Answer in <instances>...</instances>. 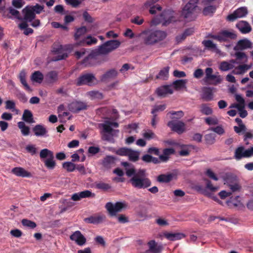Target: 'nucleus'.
<instances>
[{
  "label": "nucleus",
  "instance_id": "nucleus-17",
  "mask_svg": "<svg viewBox=\"0 0 253 253\" xmlns=\"http://www.w3.org/2000/svg\"><path fill=\"white\" fill-rule=\"evenodd\" d=\"M71 240L75 241L79 246L84 245L86 242V238L80 231H76L74 232L70 237Z\"/></svg>",
  "mask_w": 253,
  "mask_h": 253
},
{
  "label": "nucleus",
  "instance_id": "nucleus-30",
  "mask_svg": "<svg viewBox=\"0 0 253 253\" xmlns=\"http://www.w3.org/2000/svg\"><path fill=\"white\" fill-rule=\"evenodd\" d=\"M173 148H166L163 150V154L159 156L160 160L163 162H166L169 159V156L174 153Z\"/></svg>",
  "mask_w": 253,
  "mask_h": 253
},
{
  "label": "nucleus",
  "instance_id": "nucleus-43",
  "mask_svg": "<svg viewBox=\"0 0 253 253\" xmlns=\"http://www.w3.org/2000/svg\"><path fill=\"white\" fill-rule=\"evenodd\" d=\"M234 67V65L225 61L221 62L219 65V69L221 71H227L232 69Z\"/></svg>",
  "mask_w": 253,
  "mask_h": 253
},
{
  "label": "nucleus",
  "instance_id": "nucleus-4",
  "mask_svg": "<svg viewBox=\"0 0 253 253\" xmlns=\"http://www.w3.org/2000/svg\"><path fill=\"white\" fill-rule=\"evenodd\" d=\"M199 0H190L185 5L181 12V16L189 20L193 19V14L197 7Z\"/></svg>",
  "mask_w": 253,
  "mask_h": 253
},
{
  "label": "nucleus",
  "instance_id": "nucleus-38",
  "mask_svg": "<svg viewBox=\"0 0 253 253\" xmlns=\"http://www.w3.org/2000/svg\"><path fill=\"white\" fill-rule=\"evenodd\" d=\"M18 128L21 130L22 135L27 136L30 133V127L26 126L24 122H19L17 124Z\"/></svg>",
  "mask_w": 253,
  "mask_h": 253
},
{
  "label": "nucleus",
  "instance_id": "nucleus-26",
  "mask_svg": "<svg viewBox=\"0 0 253 253\" xmlns=\"http://www.w3.org/2000/svg\"><path fill=\"white\" fill-rule=\"evenodd\" d=\"M237 27L240 31L244 34L250 32L252 30L251 26L248 22L245 21H241L237 24Z\"/></svg>",
  "mask_w": 253,
  "mask_h": 253
},
{
  "label": "nucleus",
  "instance_id": "nucleus-27",
  "mask_svg": "<svg viewBox=\"0 0 253 253\" xmlns=\"http://www.w3.org/2000/svg\"><path fill=\"white\" fill-rule=\"evenodd\" d=\"M164 236L169 240L174 241L175 240H180L185 237V235L180 233H164Z\"/></svg>",
  "mask_w": 253,
  "mask_h": 253
},
{
  "label": "nucleus",
  "instance_id": "nucleus-8",
  "mask_svg": "<svg viewBox=\"0 0 253 253\" xmlns=\"http://www.w3.org/2000/svg\"><path fill=\"white\" fill-rule=\"evenodd\" d=\"M253 156V147L246 149L244 146L237 148L234 152V157L236 160H240L244 158H250Z\"/></svg>",
  "mask_w": 253,
  "mask_h": 253
},
{
  "label": "nucleus",
  "instance_id": "nucleus-50",
  "mask_svg": "<svg viewBox=\"0 0 253 253\" xmlns=\"http://www.w3.org/2000/svg\"><path fill=\"white\" fill-rule=\"evenodd\" d=\"M63 168L68 172H72L76 169V165L71 162H66L62 164Z\"/></svg>",
  "mask_w": 253,
  "mask_h": 253
},
{
  "label": "nucleus",
  "instance_id": "nucleus-62",
  "mask_svg": "<svg viewBox=\"0 0 253 253\" xmlns=\"http://www.w3.org/2000/svg\"><path fill=\"white\" fill-rule=\"evenodd\" d=\"M166 108L165 104L155 105L151 111L152 114H156L158 112H162Z\"/></svg>",
  "mask_w": 253,
  "mask_h": 253
},
{
  "label": "nucleus",
  "instance_id": "nucleus-41",
  "mask_svg": "<svg viewBox=\"0 0 253 253\" xmlns=\"http://www.w3.org/2000/svg\"><path fill=\"white\" fill-rule=\"evenodd\" d=\"M217 6L215 5H209L205 7L203 10V13L205 16H212L215 12Z\"/></svg>",
  "mask_w": 253,
  "mask_h": 253
},
{
  "label": "nucleus",
  "instance_id": "nucleus-6",
  "mask_svg": "<svg viewBox=\"0 0 253 253\" xmlns=\"http://www.w3.org/2000/svg\"><path fill=\"white\" fill-rule=\"evenodd\" d=\"M127 206L126 202H118L115 204H113L111 202H108L105 205V208L110 216H115L118 212L121 211L123 209L126 208Z\"/></svg>",
  "mask_w": 253,
  "mask_h": 253
},
{
  "label": "nucleus",
  "instance_id": "nucleus-47",
  "mask_svg": "<svg viewBox=\"0 0 253 253\" xmlns=\"http://www.w3.org/2000/svg\"><path fill=\"white\" fill-rule=\"evenodd\" d=\"M139 153L138 152L130 149L127 156L128 157L129 160L133 162H136L139 159Z\"/></svg>",
  "mask_w": 253,
  "mask_h": 253
},
{
  "label": "nucleus",
  "instance_id": "nucleus-29",
  "mask_svg": "<svg viewBox=\"0 0 253 253\" xmlns=\"http://www.w3.org/2000/svg\"><path fill=\"white\" fill-rule=\"evenodd\" d=\"M22 119L25 122L32 124L35 122L33 115L32 112L28 109H25L22 115Z\"/></svg>",
  "mask_w": 253,
  "mask_h": 253
},
{
  "label": "nucleus",
  "instance_id": "nucleus-57",
  "mask_svg": "<svg viewBox=\"0 0 253 253\" xmlns=\"http://www.w3.org/2000/svg\"><path fill=\"white\" fill-rule=\"evenodd\" d=\"M129 148L126 147H122L119 148L116 151V154L122 156H127Z\"/></svg>",
  "mask_w": 253,
  "mask_h": 253
},
{
  "label": "nucleus",
  "instance_id": "nucleus-39",
  "mask_svg": "<svg viewBox=\"0 0 253 253\" xmlns=\"http://www.w3.org/2000/svg\"><path fill=\"white\" fill-rule=\"evenodd\" d=\"M169 67H166L162 69L156 76V79L166 80L169 76Z\"/></svg>",
  "mask_w": 253,
  "mask_h": 253
},
{
  "label": "nucleus",
  "instance_id": "nucleus-7",
  "mask_svg": "<svg viewBox=\"0 0 253 253\" xmlns=\"http://www.w3.org/2000/svg\"><path fill=\"white\" fill-rule=\"evenodd\" d=\"M213 69L211 67H208L205 69L206 76L203 81L207 84L216 85L221 83V79L220 76L213 75Z\"/></svg>",
  "mask_w": 253,
  "mask_h": 253
},
{
  "label": "nucleus",
  "instance_id": "nucleus-46",
  "mask_svg": "<svg viewBox=\"0 0 253 253\" xmlns=\"http://www.w3.org/2000/svg\"><path fill=\"white\" fill-rule=\"evenodd\" d=\"M97 42V40L94 38L92 37L91 36H88L86 38L84 39L81 42L80 44L82 45H92L96 43Z\"/></svg>",
  "mask_w": 253,
  "mask_h": 253
},
{
  "label": "nucleus",
  "instance_id": "nucleus-21",
  "mask_svg": "<svg viewBox=\"0 0 253 253\" xmlns=\"http://www.w3.org/2000/svg\"><path fill=\"white\" fill-rule=\"evenodd\" d=\"M201 98L205 101H210L213 98L212 89L209 87H205L202 89Z\"/></svg>",
  "mask_w": 253,
  "mask_h": 253
},
{
  "label": "nucleus",
  "instance_id": "nucleus-36",
  "mask_svg": "<svg viewBox=\"0 0 253 253\" xmlns=\"http://www.w3.org/2000/svg\"><path fill=\"white\" fill-rule=\"evenodd\" d=\"M31 79L33 82L40 84L43 80V75L39 71H35L32 74Z\"/></svg>",
  "mask_w": 253,
  "mask_h": 253
},
{
  "label": "nucleus",
  "instance_id": "nucleus-31",
  "mask_svg": "<svg viewBox=\"0 0 253 253\" xmlns=\"http://www.w3.org/2000/svg\"><path fill=\"white\" fill-rule=\"evenodd\" d=\"M115 163V158L112 156H107L102 161V165L106 168H110Z\"/></svg>",
  "mask_w": 253,
  "mask_h": 253
},
{
  "label": "nucleus",
  "instance_id": "nucleus-11",
  "mask_svg": "<svg viewBox=\"0 0 253 253\" xmlns=\"http://www.w3.org/2000/svg\"><path fill=\"white\" fill-rule=\"evenodd\" d=\"M247 14V8L241 7L235 10L233 13L229 14L226 17V20L229 22H233L238 18L246 16Z\"/></svg>",
  "mask_w": 253,
  "mask_h": 253
},
{
  "label": "nucleus",
  "instance_id": "nucleus-60",
  "mask_svg": "<svg viewBox=\"0 0 253 253\" xmlns=\"http://www.w3.org/2000/svg\"><path fill=\"white\" fill-rule=\"evenodd\" d=\"M143 136L147 140H150L157 137L156 134L151 130H148V131L144 132Z\"/></svg>",
  "mask_w": 253,
  "mask_h": 253
},
{
  "label": "nucleus",
  "instance_id": "nucleus-42",
  "mask_svg": "<svg viewBox=\"0 0 253 253\" xmlns=\"http://www.w3.org/2000/svg\"><path fill=\"white\" fill-rule=\"evenodd\" d=\"M54 156V153L51 150L45 148L42 149L40 153V157L41 159H47Z\"/></svg>",
  "mask_w": 253,
  "mask_h": 253
},
{
  "label": "nucleus",
  "instance_id": "nucleus-61",
  "mask_svg": "<svg viewBox=\"0 0 253 253\" xmlns=\"http://www.w3.org/2000/svg\"><path fill=\"white\" fill-rule=\"evenodd\" d=\"M205 180L206 182V188L207 189H208L210 191L212 192H215L218 190V187L213 186L210 180L207 179H205Z\"/></svg>",
  "mask_w": 253,
  "mask_h": 253
},
{
  "label": "nucleus",
  "instance_id": "nucleus-1",
  "mask_svg": "<svg viewBox=\"0 0 253 253\" xmlns=\"http://www.w3.org/2000/svg\"><path fill=\"white\" fill-rule=\"evenodd\" d=\"M126 175L130 178L129 182L136 189H145L151 185L145 169H136L134 167L126 169Z\"/></svg>",
  "mask_w": 253,
  "mask_h": 253
},
{
  "label": "nucleus",
  "instance_id": "nucleus-37",
  "mask_svg": "<svg viewBox=\"0 0 253 253\" xmlns=\"http://www.w3.org/2000/svg\"><path fill=\"white\" fill-rule=\"evenodd\" d=\"M87 95L90 97L91 100L99 99L101 100L104 98L102 93L95 90H92L87 92Z\"/></svg>",
  "mask_w": 253,
  "mask_h": 253
},
{
  "label": "nucleus",
  "instance_id": "nucleus-23",
  "mask_svg": "<svg viewBox=\"0 0 253 253\" xmlns=\"http://www.w3.org/2000/svg\"><path fill=\"white\" fill-rule=\"evenodd\" d=\"M106 217L104 215H98L90 216L84 219V222L87 223H92L94 224L101 223L105 220Z\"/></svg>",
  "mask_w": 253,
  "mask_h": 253
},
{
  "label": "nucleus",
  "instance_id": "nucleus-28",
  "mask_svg": "<svg viewBox=\"0 0 253 253\" xmlns=\"http://www.w3.org/2000/svg\"><path fill=\"white\" fill-rule=\"evenodd\" d=\"M97 55V52L92 51L84 57L82 61V64L85 66H89L91 64V61L96 59Z\"/></svg>",
  "mask_w": 253,
  "mask_h": 253
},
{
  "label": "nucleus",
  "instance_id": "nucleus-14",
  "mask_svg": "<svg viewBox=\"0 0 253 253\" xmlns=\"http://www.w3.org/2000/svg\"><path fill=\"white\" fill-rule=\"evenodd\" d=\"M95 194L91 191L86 190L78 193H76L72 196L71 199L74 201H78L83 198H94Z\"/></svg>",
  "mask_w": 253,
  "mask_h": 253
},
{
  "label": "nucleus",
  "instance_id": "nucleus-22",
  "mask_svg": "<svg viewBox=\"0 0 253 253\" xmlns=\"http://www.w3.org/2000/svg\"><path fill=\"white\" fill-rule=\"evenodd\" d=\"M149 249L145 252V253H160L162 251V247L158 246L155 240H151L148 243Z\"/></svg>",
  "mask_w": 253,
  "mask_h": 253
},
{
  "label": "nucleus",
  "instance_id": "nucleus-15",
  "mask_svg": "<svg viewBox=\"0 0 253 253\" xmlns=\"http://www.w3.org/2000/svg\"><path fill=\"white\" fill-rule=\"evenodd\" d=\"M252 43L250 41L247 39H244L239 40L236 45L234 47L233 49L235 51L243 50L244 49L251 48Z\"/></svg>",
  "mask_w": 253,
  "mask_h": 253
},
{
  "label": "nucleus",
  "instance_id": "nucleus-44",
  "mask_svg": "<svg viewBox=\"0 0 253 253\" xmlns=\"http://www.w3.org/2000/svg\"><path fill=\"white\" fill-rule=\"evenodd\" d=\"M201 113L205 115H210L213 113L211 108L209 107L207 104L203 103L200 106Z\"/></svg>",
  "mask_w": 253,
  "mask_h": 253
},
{
  "label": "nucleus",
  "instance_id": "nucleus-63",
  "mask_svg": "<svg viewBox=\"0 0 253 253\" xmlns=\"http://www.w3.org/2000/svg\"><path fill=\"white\" fill-rule=\"evenodd\" d=\"M96 187L99 189L107 190L111 188V186L108 183L101 182L96 184Z\"/></svg>",
  "mask_w": 253,
  "mask_h": 253
},
{
  "label": "nucleus",
  "instance_id": "nucleus-3",
  "mask_svg": "<svg viewBox=\"0 0 253 253\" xmlns=\"http://www.w3.org/2000/svg\"><path fill=\"white\" fill-rule=\"evenodd\" d=\"M176 21L174 16V11L170 9L165 10L159 15L156 16L151 20V24L157 25L160 23L167 26L169 23Z\"/></svg>",
  "mask_w": 253,
  "mask_h": 253
},
{
  "label": "nucleus",
  "instance_id": "nucleus-34",
  "mask_svg": "<svg viewBox=\"0 0 253 253\" xmlns=\"http://www.w3.org/2000/svg\"><path fill=\"white\" fill-rule=\"evenodd\" d=\"M21 83L24 86L25 88L27 90H30V87L26 82V73L24 70H22L18 76Z\"/></svg>",
  "mask_w": 253,
  "mask_h": 253
},
{
  "label": "nucleus",
  "instance_id": "nucleus-13",
  "mask_svg": "<svg viewBox=\"0 0 253 253\" xmlns=\"http://www.w3.org/2000/svg\"><path fill=\"white\" fill-rule=\"evenodd\" d=\"M167 126L169 127L172 131L176 132L178 134L182 133L185 130V124L181 121L175 122L173 121H171L168 123Z\"/></svg>",
  "mask_w": 253,
  "mask_h": 253
},
{
  "label": "nucleus",
  "instance_id": "nucleus-45",
  "mask_svg": "<svg viewBox=\"0 0 253 253\" xmlns=\"http://www.w3.org/2000/svg\"><path fill=\"white\" fill-rule=\"evenodd\" d=\"M54 156L48 158L44 160V164L45 166L49 169H53L55 166L56 163L54 160Z\"/></svg>",
  "mask_w": 253,
  "mask_h": 253
},
{
  "label": "nucleus",
  "instance_id": "nucleus-49",
  "mask_svg": "<svg viewBox=\"0 0 253 253\" xmlns=\"http://www.w3.org/2000/svg\"><path fill=\"white\" fill-rule=\"evenodd\" d=\"M109 121H105V123L103 124H100L99 125V127H102L103 129V131L104 132L108 133L109 134H111L113 129L111 127V125L109 124Z\"/></svg>",
  "mask_w": 253,
  "mask_h": 253
},
{
  "label": "nucleus",
  "instance_id": "nucleus-16",
  "mask_svg": "<svg viewBox=\"0 0 253 253\" xmlns=\"http://www.w3.org/2000/svg\"><path fill=\"white\" fill-rule=\"evenodd\" d=\"M155 92L158 96L164 97L166 96L167 94H172L173 93V90L170 85H164L158 87Z\"/></svg>",
  "mask_w": 253,
  "mask_h": 253
},
{
  "label": "nucleus",
  "instance_id": "nucleus-35",
  "mask_svg": "<svg viewBox=\"0 0 253 253\" xmlns=\"http://www.w3.org/2000/svg\"><path fill=\"white\" fill-rule=\"evenodd\" d=\"M187 80H177L174 81L172 85L176 90H179L183 88H186Z\"/></svg>",
  "mask_w": 253,
  "mask_h": 253
},
{
  "label": "nucleus",
  "instance_id": "nucleus-51",
  "mask_svg": "<svg viewBox=\"0 0 253 253\" xmlns=\"http://www.w3.org/2000/svg\"><path fill=\"white\" fill-rule=\"evenodd\" d=\"M21 223L24 226L34 229L37 226L36 222L27 219H23L21 221Z\"/></svg>",
  "mask_w": 253,
  "mask_h": 253
},
{
  "label": "nucleus",
  "instance_id": "nucleus-48",
  "mask_svg": "<svg viewBox=\"0 0 253 253\" xmlns=\"http://www.w3.org/2000/svg\"><path fill=\"white\" fill-rule=\"evenodd\" d=\"M202 44L209 50H218L216 44L214 43L211 40H204L202 42Z\"/></svg>",
  "mask_w": 253,
  "mask_h": 253
},
{
  "label": "nucleus",
  "instance_id": "nucleus-19",
  "mask_svg": "<svg viewBox=\"0 0 253 253\" xmlns=\"http://www.w3.org/2000/svg\"><path fill=\"white\" fill-rule=\"evenodd\" d=\"M159 0H148L145 3L146 7H150L149 12L152 14H155L157 13V11L161 12L162 9V7L158 5H153L154 3H156Z\"/></svg>",
  "mask_w": 253,
  "mask_h": 253
},
{
  "label": "nucleus",
  "instance_id": "nucleus-32",
  "mask_svg": "<svg viewBox=\"0 0 253 253\" xmlns=\"http://www.w3.org/2000/svg\"><path fill=\"white\" fill-rule=\"evenodd\" d=\"M173 177L172 173L162 174L157 177V181L160 183H168L172 180Z\"/></svg>",
  "mask_w": 253,
  "mask_h": 253
},
{
  "label": "nucleus",
  "instance_id": "nucleus-58",
  "mask_svg": "<svg viewBox=\"0 0 253 253\" xmlns=\"http://www.w3.org/2000/svg\"><path fill=\"white\" fill-rule=\"evenodd\" d=\"M205 121L208 125H215L218 124V120L216 117L206 118Z\"/></svg>",
  "mask_w": 253,
  "mask_h": 253
},
{
  "label": "nucleus",
  "instance_id": "nucleus-2",
  "mask_svg": "<svg viewBox=\"0 0 253 253\" xmlns=\"http://www.w3.org/2000/svg\"><path fill=\"white\" fill-rule=\"evenodd\" d=\"M141 34L143 35L144 43L146 45H153L163 41L167 37V33L161 30H145Z\"/></svg>",
  "mask_w": 253,
  "mask_h": 253
},
{
  "label": "nucleus",
  "instance_id": "nucleus-5",
  "mask_svg": "<svg viewBox=\"0 0 253 253\" xmlns=\"http://www.w3.org/2000/svg\"><path fill=\"white\" fill-rule=\"evenodd\" d=\"M121 42L118 40H110L101 45L98 48V52L102 54H108L118 48Z\"/></svg>",
  "mask_w": 253,
  "mask_h": 253
},
{
  "label": "nucleus",
  "instance_id": "nucleus-53",
  "mask_svg": "<svg viewBox=\"0 0 253 253\" xmlns=\"http://www.w3.org/2000/svg\"><path fill=\"white\" fill-rule=\"evenodd\" d=\"M194 32L193 28H189L185 30L182 34L180 36L181 40H184L187 36H190Z\"/></svg>",
  "mask_w": 253,
  "mask_h": 253
},
{
  "label": "nucleus",
  "instance_id": "nucleus-9",
  "mask_svg": "<svg viewBox=\"0 0 253 253\" xmlns=\"http://www.w3.org/2000/svg\"><path fill=\"white\" fill-rule=\"evenodd\" d=\"M95 80L96 78L93 74L85 73L82 74L77 78L76 81V84L78 86L91 85Z\"/></svg>",
  "mask_w": 253,
  "mask_h": 253
},
{
  "label": "nucleus",
  "instance_id": "nucleus-20",
  "mask_svg": "<svg viewBox=\"0 0 253 253\" xmlns=\"http://www.w3.org/2000/svg\"><path fill=\"white\" fill-rule=\"evenodd\" d=\"M118 75L117 71L114 69H111L107 71L102 75L100 78V80L102 82L106 83L110 80L115 78Z\"/></svg>",
  "mask_w": 253,
  "mask_h": 253
},
{
  "label": "nucleus",
  "instance_id": "nucleus-52",
  "mask_svg": "<svg viewBox=\"0 0 253 253\" xmlns=\"http://www.w3.org/2000/svg\"><path fill=\"white\" fill-rule=\"evenodd\" d=\"M221 32L223 34V36L225 37L227 41L228 39H235L237 37L236 34L233 32H229L227 30L222 31Z\"/></svg>",
  "mask_w": 253,
  "mask_h": 253
},
{
  "label": "nucleus",
  "instance_id": "nucleus-64",
  "mask_svg": "<svg viewBox=\"0 0 253 253\" xmlns=\"http://www.w3.org/2000/svg\"><path fill=\"white\" fill-rule=\"evenodd\" d=\"M83 17L85 21L89 23L93 22L94 20L86 11L83 12Z\"/></svg>",
  "mask_w": 253,
  "mask_h": 253
},
{
  "label": "nucleus",
  "instance_id": "nucleus-33",
  "mask_svg": "<svg viewBox=\"0 0 253 253\" xmlns=\"http://www.w3.org/2000/svg\"><path fill=\"white\" fill-rule=\"evenodd\" d=\"M239 196H236L235 198H231L229 200L226 202L227 206L231 208L242 206V204L239 200Z\"/></svg>",
  "mask_w": 253,
  "mask_h": 253
},
{
  "label": "nucleus",
  "instance_id": "nucleus-40",
  "mask_svg": "<svg viewBox=\"0 0 253 253\" xmlns=\"http://www.w3.org/2000/svg\"><path fill=\"white\" fill-rule=\"evenodd\" d=\"M87 32V28L85 26H82L77 28L74 34V38L76 41L78 40L80 37L84 35Z\"/></svg>",
  "mask_w": 253,
  "mask_h": 253
},
{
  "label": "nucleus",
  "instance_id": "nucleus-10",
  "mask_svg": "<svg viewBox=\"0 0 253 253\" xmlns=\"http://www.w3.org/2000/svg\"><path fill=\"white\" fill-rule=\"evenodd\" d=\"M65 50V49L63 45L59 44H53L52 52L54 54L57 55L53 57L52 60L56 61L66 59L68 57V54L64 52Z\"/></svg>",
  "mask_w": 253,
  "mask_h": 253
},
{
  "label": "nucleus",
  "instance_id": "nucleus-25",
  "mask_svg": "<svg viewBox=\"0 0 253 253\" xmlns=\"http://www.w3.org/2000/svg\"><path fill=\"white\" fill-rule=\"evenodd\" d=\"M33 131L37 136H43L47 133V130L42 125H37L33 128Z\"/></svg>",
  "mask_w": 253,
  "mask_h": 253
},
{
  "label": "nucleus",
  "instance_id": "nucleus-59",
  "mask_svg": "<svg viewBox=\"0 0 253 253\" xmlns=\"http://www.w3.org/2000/svg\"><path fill=\"white\" fill-rule=\"evenodd\" d=\"M251 66L247 64H244L238 66L236 69L239 71V74H243L245 73L248 69H250Z\"/></svg>",
  "mask_w": 253,
  "mask_h": 253
},
{
  "label": "nucleus",
  "instance_id": "nucleus-56",
  "mask_svg": "<svg viewBox=\"0 0 253 253\" xmlns=\"http://www.w3.org/2000/svg\"><path fill=\"white\" fill-rule=\"evenodd\" d=\"M205 140L208 144H212L215 142V135L214 134H207L205 135Z\"/></svg>",
  "mask_w": 253,
  "mask_h": 253
},
{
  "label": "nucleus",
  "instance_id": "nucleus-12",
  "mask_svg": "<svg viewBox=\"0 0 253 253\" xmlns=\"http://www.w3.org/2000/svg\"><path fill=\"white\" fill-rule=\"evenodd\" d=\"M88 105L84 102L80 101H73L68 105L69 110L73 113H76L80 111L86 110Z\"/></svg>",
  "mask_w": 253,
  "mask_h": 253
},
{
  "label": "nucleus",
  "instance_id": "nucleus-55",
  "mask_svg": "<svg viewBox=\"0 0 253 253\" xmlns=\"http://www.w3.org/2000/svg\"><path fill=\"white\" fill-rule=\"evenodd\" d=\"M144 22V19L139 16H134L133 18L130 19V22L131 23L137 25H141Z\"/></svg>",
  "mask_w": 253,
  "mask_h": 253
},
{
  "label": "nucleus",
  "instance_id": "nucleus-24",
  "mask_svg": "<svg viewBox=\"0 0 253 253\" xmlns=\"http://www.w3.org/2000/svg\"><path fill=\"white\" fill-rule=\"evenodd\" d=\"M24 14V20L28 22H32L35 18V13L30 6H26L22 10Z\"/></svg>",
  "mask_w": 253,
  "mask_h": 253
},
{
  "label": "nucleus",
  "instance_id": "nucleus-54",
  "mask_svg": "<svg viewBox=\"0 0 253 253\" xmlns=\"http://www.w3.org/2000/svg\"><path fill=\"white\" fill-rule=\"evenodd\" d=\"M5 108L6 109L11 110L12 111H16V113L18 112V110L15 109V103L13 100H7L5 102Z\"/></svg>",
  "mask_w": 253,
  "mask_h": 253
},
{
  "label": "nucleus",
  "instance_id": "nucleus-18",
  "mask_svg": "<svg viewBox=\"0 0 253 253\" xmlns=\"http://www.w3.org/2000/svg\"><path fill=\"white\" fill-rule=\"evenodd\" d=\"M11 172L17 176L22 177H31V172L25 170L22 167H15L11 169Z\"/></svg>",
  "mask_w": 253,
  "mask_h": 253
}]
</instances>
